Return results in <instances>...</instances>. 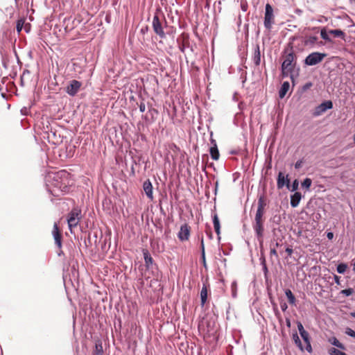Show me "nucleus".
<instances>
[{
  "mask_svg": "<svg viewBox=\"0 0 355 355\" xmlns=\"http://www.w3.org/2000/svg\"><path fill=\"white\" fill-rule=\"evenodd\" d=\"M47 191L53 196L59 197L69 191L73 181L70 174L65 170L55 173H48L45 177Z\"/></svg>",
  "mask_w": 355,
  "mask_h": 355,
  "instance_id": "obj_1",
  "label": "nucleus"
},
{
  "mask_svg": "<svg viewBox=\"0 0 355 355\" xmlns=\"http://www.w3.org/2000/svg\"><path fill=\"white\" fill-rule=\"evenodd\" d=\"M264 206L265 202L263 197L261 196L258 200V207L254 218L255 222L253 224V229L259 240L261 239L263 237V227L262 217L263 215Z\"/></svg>",
  "mask_w": 355,
  "mask_h": 355,
  "instance_id": "obj_2",
  "label": "nucleus"
},
{
  "mask_svg": "<svg viewBox=\"0 0 355 355\" xmlns=\"http://www.w3.org/2000/svg\"><path fill=\"white\" fill-rule=\"evenodd\" d=\"M296 56L293 52L288 53L286 56L285 60L282 64L281 70L282 74L284 77H287L291 75V78H293L291 75L293 71L294 67L296 64Z\"/></svg>",
  "mask_w": 355,
  "mask_h": 355,
  "instance_id": "obj_3",
  "label": "nucleus"
},
{
  "mask_svg": "<svg viewBox=\"0 0 355 355\" xmlns=\"http://www.w3.org/2000/svg\"><path fill=\"white\" fill-rule=\"evenodd\" d=\"M81 218V211L78 208L73 209L69 214L67 223L71 232L72 229L77 227Z\"/></svg>",
  "mask_w": 355,
  "mask_h": 355,
  "instance_id": "obj_4",
  "label": "nucleus"
},
{
  "mask_svg": "<svg viewBox=\"0 0 355 355\" xmlns=\"http://www.w3.org/2000/svg\"><path fill=\"white\" fill-rule=\"evenodd\" d=\"M326 56V53L313 52L306 57L304 60V64L308 66H313L318 64L321 62Z\"/></svg>",
  "mask_w": 355,
  "mask_h": 355,
  "instance_id": "obj_5",
  "label": "nucleus"
},
{
  "mask_svg": "<svg viewBox=\"0 0 355 355\" xmlns=\"http://www.w3.org/2000/svg\"><path fill=\"white\" fill-rule=\"evenodd\" d=\"M297 329L299 333L306 343V350L311 353L312 352V347L310 342V338L309 333L304 329L302 324L300 322H297Z\"/></svg>",
  "mask_w": 355,
  "mask_h": 355,
  "instance_id": "obj_6",
  "label": "nucleus"
},
{
  "mask_svg": "<svg viewBox=\"0 0 355 355\" xmlns=\"http://www.w3.org/2000/svg\"><path fill=\"white\" fill-rule=\"evenodd\" d=\"M273 9L272 7L267 3L266 5V12L264 17V26L270 30L272 27V24L273 23Z\"/></svg>",
  "mask_w": 355,
  "mask_h": 355,
  "instance_id": "obj_7",
  "label": "nucleus"
},
{
  "mask_svg": "<svg viewBox=\"0 0 355 355\" xmlns=\"http://www.w3.org/2000/svg\"><path fill=\"white\" fill-rule=\"evenodd\" d=\"M152 25H153V31H155V33L157 35H159L161 38H164L166 36V34L164 31L161 21L159 19V17L157 15H155L153 17Z\"/></svg>",
  "mask_w": 355,
  "mask_h": 355,
  "instance_id": "obj_8",
  "label": "nucleus"
},
{
  "mask_svg": "<svg viewBox=\"0 0 355 355\" xmlns=\"http://www.w3.org/2000/svg\"><path fill=\"white\" fill-rule=\"evenodd\" d=\"M82 86L81 82L73 80L70 81L69 84L66 87V92L71 96H74L79 91Z\"/></svg>",
  "mask_w": 355,
  "mask_h": 355,
  "instance_id": "obj_9",
  "label": "nucleus"
},
{
  "mask_svg": "<svg viewBox=\"0 0 355 355\" xmlns=\"http://www.w3.org/2000/svg\"><path fill=\"white\" fill-rule=\"evenodd\" d=\"M332 107L333 103L331 101H325L315 107L313 115L315 116H320L327 110H330Z\"/></svg>",
  "mask_w": 355,
  "mask_h": 355,
  "instance_id": "obj_10",
  "label": "nucleus"
},
{
  "mask_svg": "<svg viewBox=\"0 0 355 355\" xmlns=\"http://www.w3.org/2000/svg\"><path fill=\"white\" fill-rule=\"evenodd\" d=\"M190 236V227L187 224H184L180 227V230L178 234V239L182 241H187Z\"/></svg>",
  "mask_w": 355,
  "mask_h": 355,
  "instance_id": "obj_11",
  "label": "nucleus"
},
{
  "mask_svg": "<svg viewBox=\"0 0 355 355\" xmlns=\"http://www.w3.org/2000/svg\"><path fill=\"white\" fill-rule=\"evenodd\" d=\"M52 235L58 248H62V236L57 223H54Z\"/></svg>",
  "mask_w": 355,
  "mask_h": 355,
  "instance_id": "obj_12",
  "label": "nucleus"
},
{
  "mask_svg": "<svg viewBox=\"0 0 355 355\" xmlns=\"http://www.w3.org/2000/svg\"><path fill=\"white\" fill-rule=\"evenodd\" d=\"M277 185L278 189H282L285 185H286L288 189H290V182L288 179V176H284L282 172H279L277 178Z\"/></svg>",
  "mask_w": 355,
  "mask_h": 355,
  "instance_id": "obj_13",
  "label": "nucleus"
},
{
  "mask_svg": "<svg viewBox=\"0 0 355 355\" xmlns=\"http://www.w3.org/2000/svg\"><path fill=\"white\" fill-rule=\"evenodd\" d=\"M143 189L147 197L152 200L153 199V185L150 180H147L144 182Z\"/></svg>",
  "mask_w": 355,
  "mask_h": 355,
  "instance_id": "obj_14",
  "label": "nucleus"
},
{
  "mask_svg": "<svg viewBox=\"0 0 355 355\" xmlns=\"http://www.w3.org/2000/svg\"><path fill=\"white\" fill-rule=\"evenodd\" d=\"M318 38L317 36L309 35L306 37L304 44L311 47H313L315 44H318V46L323 45L322 42H318Z\"/></svg>",
  "mask_w": 355,
  "mask_h": 355,
  "instance_id": "obj_15",
  "label": "nucleus"
},
{
  "mask_svg": "<svg viewBox=\"0 0 355 355\" xmlns=\"http://www.w3.org/2000/svg\"><path fill=\"white\" fill-rule=\"evenodd\" d=\"M208 286L207 282L206 281L203 283L200 291V304L202 306H204L207 300Z\"/></svg>",
  "mask_w": 355,
  "mask_h": 355,
  "instance_id": "obj_16",
  "label": "nucleus"
},
{
  "mask_svg": "<svg viewBox=\"0 0 355 355\" xmlns=\"http://www.w3.org/2000/svg\"><path fill=\"white\" fill-rule=\"evenodd\" d=\"M302 195L300 192H295L291 196V206L297 207L301 200Z\"/></svg>",
  "mask_w": 355,
  "mask_h": 355,
  "instance_id": "obj_17",
  "label": "nucleus"
},
{
  "mask_svg": "<svg viewBox=\"0 0 355 355\" xmlns=\"http://www.w3.org/2000/svg\"><path fill=\"white\" fill-rule=\"evenodd\" d=\"M289 87L290 84L288 82L286 81L282 83L281 88L279 91V96L280 98H283L286 96L287 92L289 89Z\"/></svg>",
  "mask_w": 355,
  "mask_h": 355,
  "instance_id": "obj_18",
  "label": "nucleus"
},
{
  "mask_svg": "<svg viewBox=\"0 0 355 355\" xmlns=\"http://www.w3.org/2000/svg\"><path fill=\"white\" fill-rule=\"evenodd\" d=\"M253 62L256 66H259L261 63V53L259 45H257L254 49Z\"/></svg>",
  "mask_w": 355,
  "mask_h": 355,
  "instance_id": "obj_19",
  "label": "nucleus"
},
{
  "mask_svg": "<svg viewBox=\"0 0 355 355\" xmlns=\"http://www.w3.org/2000/svg\"><path fill=\"white\" fill-rule=\"evenodd\" d=\"M143 255L145 261L146 266L150 268L153 265V260L147 250H143Z\"/></svg>",
  "mask_w": 355,
  "mask_h": 355,
  "instance_id": "obj_20",
  "label": "nucleus"
},
{
  "mask_svg": "<svg viewBox=\"0 0 355 355\" xmlns=\"http://www.w3.org/2000/svg\"><path fill=\"white\" fill-rule=\"evenodd\" d=\"M211 157L213 159L217 160L219 158V152L216 144L214 142V146L209 149Z\"/></svg>",
  "mask_w": 355,
  "mask_h": 355,
  "instance_id": "obj_21",
  "label": "nucleus"
},
{
  "mask_svg": "<svg viewBox=\"0 0 355 355\" xmlns=\"http://www.w3.org/2000/svg\"><path fill=\"white\" fill-rule=\"evenodd\" d=\"M285 295L288 298V302L292 305H295V297L290 289H286L285 291Z\"/></svg>",
  "mask_w": 355,
  "mask_h": 355,
  "instance_id": "obj_22",
  "label": "nucleus"
},
{
  "mask_svg": "<svg viewBox=\"0 0 355 355\" xmlns=\"http://www.w3.org/2000/svg\"><path fill=\"white\" fill-rule=\"evenodd\" d=\"M329 35L330 34L329 33V31H327L326 28L324 27L320 30L321 37L326 42H332V40L330 38Z\"/></svg>",
  "mask_w": 355,
  "mask_h": 355,
  "instance_id": "obj_23",
  "label": "nucleus"
},
{
  "mask_svg": "<svg viewBox=\"0 0 355 355\" xmlns=\"http://www.w3.org/2000/svg\"><path fill=\"white\" fill-rule=\"evenodd\" d=\"M329 33L330 35H334V37H341V38H344L345 35V33L342 30H340V29L329 30Z\"/></svg>",
  "mask_w": 355,
  "mask_h": 355,
  "instance_id": "obj_24",
  "label": "nucleus"
},
{
  "mask_svg": "<svg viewBox=\"0 0 355 355\" xmlns=\"http://www.w3.org/2000/svg\"><path fill=\"white\" fill-rule=\"evenodd\" d=\"M213 223H214V230H215L216 234H219L220 226L219 219H218V217L216 214H215L213 216Z\"/></svg>",
  "mask_w": 355,
  "mask_h": 355,
  "instance_id": "obj_25",
  "label": "nucleus"
},
{
  "mask_svg": "<svg viewBox=\"0 0 355 355\" xmlns=\"http://www.w3.org/2000/svg\"><path fill=\"white\" fill-rule=\"evenodd\" d=\"M329 342L331 345L337 347L338 349H345V345L341 343L336 337H333L329 339Z\"/></svg>",
  "mask_w": 355,
  "mask_h": 355,
  "instance_id": "obj_26",
  "label": "nucleus"
},
{
  "mask_svg": "<svg viewBox=\"0 0 355 355\" xmlns=\"http://www.w3.org/2000/svg\"><path fill=\"white\" fill-rule=\"evenodd\" d=\"M328 354L329 355H347L346 353L339 350L338 349L331 347L328 349Z\"/></svg>",
  "mask_w": 355,
  "mask_h": 355,
  "instance_id": "obj_27",
  "label": "nucleus"
},
{
  "mask_svg": "<svg viewBox=\"0 0 355 355\" xmlns=\"http://www.w3.org/2000/svg\"><path fill=\"white\" fill-rule=\"evenodd\" d=\"M293 339L295 343V345L302 350L303 351L304 350V348L302 347V343H301V340L297 335V333L294 334L293 335Z\"/></svg>",
  "mask_w": 355,
  "mask_h": 355,
  "instance_id": "obj_28",
  "label": "nucleus"
},
{
  "mask_svg": "<svg viewBox=\"0 0 355 355\" xmlns=\"http://www.w3.org/2000/svg\"><path fill=\"white\" fill-rule=\"evenodd\" d=\"M103 346L101 343H96L95 346V351L94 352V355H103Z\"/></svg>",
  "mask_w": 355,
  "mask_h": 355,
  "instance_id": "obj_29",
  "label": "nucleus"
},
{
  "mask_svg": "<svg viewBox=\"0 0 355 355\" xmlns=\"http://www.w3.org/2000/svg\"><path fill=\"white\" fill-rule=\"evenodd\" d=\"M347 268V264L345 263H340L337 266V272L339 273V274H343L345 272Z\"/></svg>",
  "mask_w": 355,
  "mask_h": 355,
  "instance_id": "obj_30",
  "label": "nucleus"
},
{
  "mask_svg": "<svg viewBox=\"0 0 355 355\" xmlns=\"http://www.w3.org/2000/svg\"><path fill=\"white\" fill-rule=\"evenodd\" d=\"M311 183H312L311 180L309 178H306L302 182V187L309 189L310 188V187L311 186Z\"/></svg>",
  "mask_w": 355,
  "mask_h": 355,
  "instance_id": "obj_31",
  "label": "nucleus"
},
{
  "mask_svg": "<svg viewBox=\"0 0 355 355\" xmlns=\"http://www.w3.org/2000/svg\"><path fill=\"white\" fill-rule=\"evenodd\" d=\"M231 288H232V295L233 297H236V292H237V284L236 282H233L231 284Z\"/></svg>",
  "mask_w": 355,
  "mask_h": 355,
  "instance_id": "obj_32",
  "label": "nucleus"
},
{
  "mask_svg": "<svg viewBox=\"0 0 355 355\" xmlns=\"http://www.w3.org/2000/svg\"><path fill=\"white\" fill-rule=\"evenodd\" d=\"M354 293V289L352 288H347L342 290L340 293L345 295V296H349Z\"/></svg>",
  "mask_w": 355,
  "mask_h": 355,
  "instance_id": "obj_33",
  "label": "nucleus"
},
{
  "mask_svg": "<svg viewBox=\"0 0 355 355\" xmlns=\"http://www.w3.org/2000/svg\"><path fill=\"white\" fill-rule=\"evenodd\" d=\"M200 248H201V258H204V254H205V244L203 237H201L200 239Z\"/></svg>",
  "mask_w": 355,
  "mask_h": 355,
  "instance_id": "obj_34",
  "label": "nucleus"
},
{
  "mask_svg": "<svg viewBox=\"0 0 355 355\" xmlns=\"http://www.w3.org/2000/svg\"><path fill=\"white\" fill-rule=\"evenodd\" d=\"M298 186H299V182H298L297 180H295L293 182L292 185H291V191H296L298 189Z\"/></svg>",
  "mask_w": 355,
  "mask_h": 355,
  "instance_id": "obj_35",
  "label": "nucleus"
},
{
  "mask_svg": "<svg viewBox=\"0 0 355 355\" xmlns=\"http://www.w3.org/2000/svg\"><path fill=\"white\" fill-rule=\"evenodd\" d=\"M23 24L24 23L21 20L17 21V26H16L17 32L19 33L21 31L22 27H23Z\"/></svg>",
  "mask_w": 355,
  "mask_h": 355,
  "instance_id": "obj_36",
  "label": "nucleus"
},
{
  "mask_svg": "<svg viewBox=\"0 0 355 355\" xmlns=\"http://www.w3.org/2000/svg\"><path fill=\"white\" fill-rule=\"evenodd\" d=\"M346 334L351 337L355 338V331L352 329H347Z\"/></svg>",
  "mask_w": 355,
  "mask_h": 355,
  "instance_id": "obj_37",
  "label": "nucleus"
},
{
  "mask_svg": "<svg viewBox=\"0 0 355 355\" xmlns=\"http://www.w3.org/2000/svg\"><path fill=\"white\" fill-rule=\"evenodd\" d=\"M303 164V159H299L296 162L295 164V169H300L302 167V165Z\"/></svg>",
  "mask_w": 355,
  "mask_h": 355,
  "instance_id": "obj_38",
  "label": "nucleus"
},
{
  "mask_svg": "<svg viewBox=\"0 0 355 355\" xmlns=\"http://www.w3.org/2000/svg\"><path fill=\"white\" fill-rule=\"evenodd\" d=\"M270 257L275 256L276 258H278L277 252L275 248H272L270 250Z\"/></svg>",
  "mask_w": 355,
  "mask_h": 355,
  "instance_id": "obj_39",
  "label": "nucleus"
},
{
  "mask_svg": "<svg viewBox=\"0 0 355 355\" xmlns=\"http://www.w3.org/2000/svg\"><path fill=\"white\" fill-rule=\"evenodd\" d=\"M241 7L243 11L245 12L248 9V4L246 2H241Z\"/></svg>",
  "mask_w": 355,
  "mask_h": 355,
  "instance_id": "obj_40",
  "label": "nucleus"
},
{
  "mask_svg": "<svg viewBox=\"0 0 355 355\" xmlns=\"http://www.w3.org/2000/svg\"><path fill=\"white\" fill-rule=\"evenodd\" d=\"M146 110V105L144 103H141L139 105V111L141 112H144Z\"/></svg>",
  "mask_w": 355,
  "mask_h": 355,
  "instance_id": "obj_41",
  "label": "nucleus"
},
{
  "mask_svg": "<svg viewBox=\"0 0 355 355\" xmlns=\"http://www.w3.org/2000/svg\"><path fill=\"white\" fill-rule=\"evenodd\" d=\"M280 307L283 311H286L288 308V306L286 302H283L280 304Z\"/></svg>",
  "mask_w": 355,
  "mask_h": 355,
  "instance_id": "obj_42",
  "label": "nucleus"
},
{
  "mask_svg": "<svg viewBox=\"0 0 355 355\" xmlns=\"http://www.w3.org/2000/svg\"><path fill=\"white\" fill-rule=\"evenodd\" d=\"M285 251H286V252H287L288 257H291L293 252V249L289 247L286 248Z\"/></svg>",
  "mask_w": 355,
  "mask_h": 355,
  "instance_id": "obj_43",
  "label": "nucleus"
},
{
  "mask_svg": "<svg viewBox=\"0 0 355 355\" xmlns=\"http://www.w3.org/2000/svg\"><path fill=\"white\" fill-rule=\"evenodd\" d=\"M312 86L311 83H307L303 86V90H306Z\"/></svg>",
  "mask_w": 355,
  "mask_h": 355,
  "instance_id": "obj_44",
  "label": "nucleus"
},
{
  "mask_svg": "<svg viewBox=\"0 0 355 355\" xmlns=\"http://www.w3.org/2000/svg\"><path fill=\"white\" fill-rule=\"evenodd\" d=\"M327 237L328 238V239L331 240L334 238V233L331 232H328L327 234Z\"/></svg>",
  "mask_w": 355,
  "mask_h": 355,
  "instance_id": "obj_45",
  "label": "nucleus"
},
{
  "mask_svg": "<svg viewBox=\"0 0 355 355\" xmlns=\"http://www.w3.org/2000/svg\"><path fill=\"white\" fill-rule=\"evenodd\" d=\"M262 268H263V271L265 275H266L268 272L266 264H264V266H262Z\"/></svg>",
  "mask_w": 355,
  "mask_h": 355,
  "instance_id": "obj_46",
  "label": "nucleus"
},
{
  "mask_svg": "<svg viewBox=\"0 0 355 355\" xmlns=\"http://www.w3.org/2000/svg\"><path fill=\"white\" fill-rule=\"evenodd\" d=\"M260 260H261V264L262 266H263L264 264H266V260H265L264 257L261 258Z\"/></svg>",
  "mask_w": 355,
  "mask_h": 355,
  "instance_id": "obj_47",
  "label": "nucleus"
},
{
  "mask_svg": "<svg viewBox=\"0 0 355 355\" xmlns=\"http://www.w3.org/2000/svg\"><path fill=\"white\" fill-rule=\"evenodd\" d=\"M339 279L340 277L337 275H334V280H335V282L338 284H339Z\"/></svg>",
  "mask_w": 355,
  "mask_h": 355,
  "instance_id": "obj_48",
  "label": "nucleus"
},
{
  "mask_svg": "<svg viewBox=\"0 0 355 355\" xmlns=\"http://www.w3.org/2000/svg\"><path fill=\"white\" fill-rule=\"evenodd\" d=\"M238 106H239V108L240 110H243V102H240V103H239Z\"/></svg>",
  "mask_w": 355,
  "mask_h": 355,
  "instance_id": "obj_49",
  "label": "nucleus"
},
{
  "mask_svg": "<svg viewBox=\"0 0 355 355\" xmlns=\"http://www.w3.org/2000/svg\"><path fill=\"white\" fill-rule=\"evenodd\" d=\"M203 265L205 267H206V260H205V254H204V258H202Z\"/></svg>",
  "mask_w": 355,
  "mask_h": 355,
  "instance_id": "obj_50",
  "label": "nucleus"
},
{
  "mask_svg": "<svg viewBox=\"0 0 355 355\" xmlns=\"http://www.w3.org/2000/svg\"><path fill=\"white\" fill-rule=\"evenodd\" d=\"M286 324L288 327L291 326V321L289 319H286Z\"/></svg>",
  "mask_w": 355,
  "mask_h": 355,
  "instance_id": "obj_51",
  "label": "nucleus"
},
{
  "mask_svg": "<svg viewBox=\"0 0 355 355\" xmlns=\"http://www.w3.org/2000/svg\"><path fill=\"white\" fill-rule=\"evenodd\" d=\"M351 315L355 318V312L351 313Z\"/></svg>",
  "mask_w": 355,
  "mask_h": 355,
  "instance_id": "obj_52",
  "label": "nucleus"
},
{
  "mask_svg": "<svg viewBox=\"0 0 355 355\" xmlns=\"http://www.w3.org/2000/svg\"><path fill=\"white\" fill-rule=\"evenodd\" d=\"M233 99H234V101H237V99H236V94H234V96H233Z\"/></svg>",
  "mask_w": 355,
  "mask_h": 355,
  "instance_id": "obj_53",
  "label": "nucleus"
},
{
  "mask_svg": "<svg viewBox=\"0 0 355 355\" xmlns=\"http://www.w3.org/2000/svg\"><path fill=\"white\" fill-rule=\"evenodd\" d=\"M353 270L355 272V261H354V266H353Z\"/></svg>",
  "mask_w": 355,
  "mask_h": 355,
  "instance_id": "obj_54",
  "label": "nucleus"
},
{
  "mask_svg": "<svg viewBox=\"0 0 355 355\" xmlns=\"http://www.w3.org/2000/svg\"><path fill=\"white\" fill-rule=\"evenodd\" d=\"M275 245H276L277 247H278V246L279 245V243H278V242H276Z\"/></svg>",
  "mask_w": 355,
  "mask_h": 355,
  "instance_id": "obj_55",
  "label": "nucleus"
},
{
  "mask_svg": "<svg viewBox=\"0 0 355 355\" xmlns=\"http://www.w3.org/2000/svg\"><path fill=\"white\" fill-rule=\"evenodd\" d=\"M354 143L355 144V134H354Z\"/></svg>",
  "mask_w": 355,
  "mask_h": 355,
  "instance_id": "obj_56",
  "label": "nucleus"
},
{
  "mask_svg": "<svg viewBox=\"0 0 355 355\" xmlns=\"http://www.w3.org/2000/svg\"><path fill=\"white\" fill-rule=\"evenodd\" d=\"M141 32L144 33L145 30L144 28L141 29Z\"/></svg>",
  "mask_w": 355,
  "mask_h": 355,
  "instance_id": "obj_57",
  "label": "nucleus"
}]
</instances>
